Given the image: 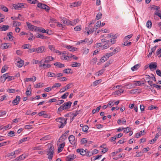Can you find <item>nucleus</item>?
I'll return each instance as SVG.
<instances>
[{
    "label": "nucleus",
    "mask_w": 161,
    "mask_h": 161,
    "mask_svg": "<svg viewBox=\"0 0 161 161\" xmlns=\"http://www.w3.org/2000/svg\"><path fill=\"white\" fill-rule=\"evenodd\" d=\"M37 38H39L42 39H45L47 38V37L45 36H43L40 34H38L36 36Z\"/></svg>",
    "instance_id": "49530a36"
},
{
    "label": "nucleus",
    "mask_w": 161,
    "mask_h": 161,
    "mask_svg": "<svg viewBox=\"0 0 161 161\" xmlns=\"http://www.w3.org/2000/svg\"><path fill=\"white\" fill-rule=\"evenodd\" d=\"M54 60V58L52 57L48 56L45 58L44 63H48V62L53 61Z\"/></svg>",
    "instance_id": "4468645a"
},
{
    "label": "nucleus",
    "mask_w": 161,
    "mask_h": 161,
    "mask_svg": "<svg viewBox=\"0 0 161 161\" xmlns=\"http://www.w3.org/2000/svg\"><path fill=\"white\" fill-rule=\"evenodd\" d=\"M157 47L156 46H155L151 48L150 52L147 55L148 57H150L151 56L153 53H154L156 50Z\"/></svg>",
    "instance_id": "bb28decb"
},
{
    "label": "nucleus",
    "mask_w": 161,
    "mask_h": 161,
    "mask_svg": "<svg viewBox=\"0 0 161 161\" xmlns=\"http://www.w3.org/2000/svg\"><path fill=\"white\" fill-rule=\"evenodd\" d=\"M46 48L44 46H41L36 48V52L38 53H43L46 52Z\"/></svg>",
    "instance_id": "423d86ee"
},
{
    "label": "nucleus",
    "mask_w": 161,
    "mask_h": 161,
    "mask_svg": "<svg viewBox=\"0 0 161 161\" xmlns=\"http://www.w3.org/2000/svg\"><path fill=\"white\" fill-rule=\"evenodd\" d=\"M157 63L155 62L151 63L149 65V68L151 69H155L157 68Z\"/></svg>",
    "instance_id": "f3484780"
},
{
    "label": "nucleus",
    "mask_w": 161,
    "mask_h": 161,
    "mask_svg": "<svg viewBox=\"0 0 161 161\" xmlns=\"http://www.w3.org/2000/svg\"><path fill=\"white\" fill-rule=\"evenodd\" d=\"M101 23L100 21H98L96 23V25L94 26L96 30L98 27H101Z\"/></svg>",
    "instance_id": "473e14b6"
},
{
    "label": "nucleus",
    "mask_w": 161,
    "mask_h": 161,
    "mask_svg": "<svg viewBox=\"0 0 161 161\" xmlns=\"http://www.w3.org/2000/svg\"><path fill=\"white\" fill-rule=\"evenodd\" d=\"M11 128V126L9 124L7 125L4 126L2 128H1V129H3L4 130H6L8 129H9Z\"/></svg>",
    "instance_id": "09e8293b"
},
{
    "label": "nucleus",
    "mask_w": 161,
    "mask_h": 161,
    "mask_svg": "<svg viewBox=\"0 0 161 161\" xmlns=\"http://www.w3.org/2000/svg\"><path fill=\"white\" fill-rule=\"evenodd\" d=\"M81 2L80 1L74 2L70 3L69 6L70 8L78 7L81 5Z\"/></svg>",
    "instance_id": "9d476101"
},
{
    "label": "nucleus",
    "mask_w": 161,
    "mask_h": 161,
    "mask_svg": "<svg viewBox=\"0 0 161 161\" xmlns=\"http://www.w3.org/2000/svg\"><path fill=\"white\" fill-rule=\"evenodd\" d=\"M7 74V79H8V81L14 79V76H9L8 74V73Z\"/></svg>",
    "instance_id": "79ce46f5"
},
{
    "label": "nucleus",
    "mask_w": 161,
    "mask_h": 161,
    "mask_svg": "<svg viewBox=\"0 0 161 161\" xmlns=\"http://www.w3.org/2000/svg\"><path fill=\"white\" fill-rule=\"evenodd\" d=\"M115 53L113 52L106 53L105 55L108 59L111 56H112Z\"/></svg>",
    "instance_id": "c9c22d12"
},
{
    "label": "nucleus",
    "mask_w": 161,
    "mask_h": 161,
    "mask_svg": "<svg viewBox=\"0 0 161 161\" xmlns=\"http://www.w3.org/2000/svg\"><path fill=\"white\" fill-rule=\"evenodd\" d=\"M8 68L6 67L5 66H4L1 69V72L2 73H3L5 72L6 70Z\"/></svg>",
    "instance_id": "338daca9"
},
{
    "label": "nucleus",
    "mask_w": 161,
    "mask_h": 161,
    "mask_svg": "<svg viewBox=\"0 0 161 161\" xmlns=\"http://www.w3.org/2000/svg\"><path fill=\"white\" fill-rule=\"evenodd\" d=\"M107 59L108 58H107V57H106L105 55H104L103 57H102L101 58L100 60L101 62L103 63L106 61Z\"/></svg>",
    "instance_id": "a18cd8bd"
},
{
    "label": "nucleus",
    "mask_w": 161,
    "mask_h": 161,
    "mask_svg": "<svg viewBox=\"0 0 161 161\" xmlns=\"http://www.w3.org/2000/svg\"><path fill=\"white\" fill-rule=\"evenodd\" d=\"M69 58L70 57L69 56H61V59L63 60H69Z\"/></svg>",
    "instance_id": "ea45409f"
},
{
    "label": "nucleus",
    "mask_w": 161,
    "mask_h": 161,
    "mask_svg": "<svg viewBox=\"0 0 161 161\" xmlns=\"http://www.w3.org/2000/svg\"><path fill=\"white\" fill-rule=\"evenodd\" d=\"M43 85V83H39L36 84V85H34V86L35 88H39L40 87H42Z\"/></svg>",
    "instance_id": "72a5a7b5"
},
{
    "label": "nucleus",
    "mask_w": 161,
    "mask_h": 161,
    "mask_svg": "<svg viewBox=\"0 0 161 161\" xmlns=\"http://www.w3.org/2000/svg\"><path fill=\"white\" fill-rule=\"evenodd\" d=\"M35 31H39L40 32H42V33H45L48 34V31L49 30H45L42 27L36 26L35 28Z\"/></svg>",
    "instance_id": "1a4fd4ad"
},
{
    "label": "nucleus",
    "mask_w": 161,
    "mask_h": 161,
    "mask_svg": "<svg viewBox=\"0 0 161 161\" xmlns=\"http://www.w3.org/2000/svg\"><path fill=\"white\" fill-rule=\"evenodd\" d=\"M72 103V102L70 101L65 103L58 108V112L59 113L63 110L67 109L70 108Z\"/></svg>",
    "instance_id": "f257e3e1"
},
{
    "label": "nucleus",
    "mask_w": 161,
    "mask_h": 161,
    "mask_svg": "<svg viewBox=\"0 0 161 161\" xmlns=\"http://www.w3.org/2000/svg\"><path fill=\"white\" fill-rule=\"evenodd\" d=\"M54 148L53 146H50L49 150L47 151V158L49 160H51L53 156L54 153Z\"/></svg>",
    "instance_id": "7ed1b4c3"
},
{
    "label": "nucleus",
    "mask_w": 161,
    "mask_h": 161,
    "mask_svg": "<svg viewBox=\"0 0 161 161\" xmlns=\"http://www.w3.org/2000/svg\"><path fill=\"white\" fill-rule=\"evenodd\" d=\"M74 30L75 31H80L81 30V25H80L76 26L74 28Z\"/></svg>",
    "instance_id": "37998d69"
},
{
    "label": "nucleus",
    "mask_w": 161,
    "mask_h": 161,
    "mask_svg": "<svg viewBox=\"0 0 161 161\" xmlns=\"http://www.w3.org/2000/svg\"><path fill=\"white\" fill-rule=\"evenodd\" d=\"M14 131H10L8 134V136H14Z\"/></svg>",
    "instance_id": "774afa93"
},
{
    "label": "nucleus",
    "mask_w": 161,
    "mask_h": 161,
    "mask_svg": "<svg viewBox=\"0 0 161 161\" xmlns=\"http://www.w3.org/2000/svg\"><path fill=\"white\" fill-rule=\"evenodd\" d=\"M140 65L139 64H137L131 68V69L134 71L138 69L140 67Z\"/></svg>",
    "instance_id": "cd10ccee"
},
{
    "label": "nucleus",
    "mask_w": 161,
    "mask_h": 161,
    "mask_svg": "<svg viewBox=\"0 0 161 161\" xmlns=\"http://www.w3.org/2000/svg\"><path fill=\"white\" fill-rule=\"evenodd\" d=\"M102 14L101 13H99L96 16V19L97 20H98L101 19L102 17Z\"/></svg>",
    "instance_id": "13d9d810"
},
{
    "label": "nucleus",
    "mask_w": 161,
    "mask_h": 161,
    "mask_svg": "<svg viewBox=\"0 0 161 161\" xmlns=\"http://www.w3.org/2000/svg\"><path fill=\"white\" fill-rule=\"evenodd\" d=\"M47 76L48 77H53L56 78V75L55 74L51 72H48L47 73Z\"/></svg>",
    "instance_id": "393cba45"
},
{
    "label": "nucleus",
    "mask_w": 161,
    "mask_h": 161,
    "mask_svg": "<svg viewBox=\"0 0 161 161\" xmlns=\"http://www.w3.org/2000/svg\"><path fill=\"white\" fill-rule=\"evenodd\" d=\"M152 25V23L150 20H148L147 22L146 26L148 29L151 28Z\"/></svg>",
    "instance_id": "2f4dec72"
},
{
    "label": "nucleus",
    "mask_w": 161,
    "mask_h": 161,
    "mask_svg": "<svg viewBox=\"0 0 161 161\" xmlns=\"http://www.w3.org/2000/svg\"><path fill=\"white\" fill-rule=\"evenodd\" d=\"M20 99V96H17L12 101V103L14 105H16L18 104Z\"/></svg>",
    "instance_id": "f8f14e48"
},
{
    "label": "nucleus",
    "mask_w": 161,
    "mask_h": 161,
    "mask_svg": "<svg viewBox=\"0 0 161 161\" xmlns=\"http://www.w3.org/2000/svg\"><path fill=\"white\" fill-rule=\"evenodd\" d=\"M101 107V106H99L98 107H97L96 109H93L92 111V113L93 114H94L96 112H99V110H100V108Z\"/></svg>",
    "instance_id": "de8ad7c7"
},
{
    "label": "nucleus",
    "mask_w": 161,
    "mask_h": 161,
    "mask_svg": "<svg viewBox=\"0 0 161 161\" xmlns=\"http://www.w3.org/2000/svg\"><path fill=\"white\" fill-rule=\"evenodd\" d=\"M103 72H104V70L103 69H102L101 70L99 71L98 72H97L96 73V75H97V76H99L100 75L103 74Z\"/></svg>",
    "instance_id": "69168bd1"
},
{
    "label": "nucleus",
    "mask_w": 161,
    "mask_h": 161,
    "mask_svg": "<svg viewBox=\"0 0 161 161\" xmlns=\"http://www.w3.org/2000/svg\"><path fill=\"white\" fill-rule=\"evenodd\" d=\"M37 6L38 7L44 9L47 11H48L50 9L49 7L47 5L41 3H38Z\"/></svg>",
    "instance_id": "39448f33"
},
{
    "label": "nucleus",
    "mask_w": 161,
    "mask_h": 161,
    "mask_svg": "<svg viewBox=\"0 0 161 161\" xmlns=\"http://www.w3.org/2000/svg\"><path fill=\"white\" fill-rule=\"evenodd\" d=\"M80 65L81 64L80 63L76 62H73V64H71V66L73 67H80Z\"/></svg>",
    "instance_id": "7c9ffc66"
},
{
    "label": "nucleus",
    "mask_w": 161,
    "mask_h": 161,
    "mask_svg": "<svg viewBox=\"0 0 161 161\" xmlns=\"http://www.w3.org/2000/svg\"><path fill=\"white\" fill-rule=\"evenodd\" d=\"M25 158V156L24 154H22L17 158L16 159H15V160L16 161L21 160H24Z\"/></svg>",
    "instance_id": "5701e85b"
},
{
    "label": "nucleus",
    "mask_w": 161,
    "mask_h": 161,
    "mask_svg": "<svg viewBox=\"0 0 161 161\" xmlns=\"http://www.w3.org/2000/svg\"><path fill=\"white\" fill-rule=\"evenodd\" d=\"M30 139V138L29 137H27L23 138L20 140L19 142V144H20L22 143L25 142L26 141L29 140Z\"/></svg>",
    "instance_id": "b1692460"
},
{
    "label": "nucleus",
    "mask_w": 161,
    "mask_h": 161,
    "mask_svg": "<svg viewBox=\"0 0 161 161\" xmlns=\"http://www.w3.org/2000/svg\"><path fill=\"white\" fill-rule=\"evenodd\" d=\"M156 53L159 58L161 57V48L158 49L157 50Z\"/></svg>",
    "instance_id": "e433bc0d"
},
{
    "label": "nucleus",
    "mask_w": 161,
    "mask_h": 161,
    "mask_svg": "<svg viewBox=\"0 0 161 161\" xmlns=\"http://www.w3.org/2000/svg\"><path fill=\"white\" fill-rule=\"evenodd\" d=\"M125 87H126L127 89H130L134 87V84H129L128 85H125Z\"/></svg>",
    "instance_id": "58836bf2"
},
{
    "label": "nucleus",
    "mask_w": 161,
    "mask_h": 161,
    "mask_svg": "<svg viewBox=\"0 0 161 161\" xmlns=\"http://www.w3.org/2000/svg\"><path fill=\"white\" fill-rule=\"evenodd\" d=\"M136 83L134 84V87L135 86H139L142 85L141 81H135Z\"/></svg>",
    "instance_id": "8fccbe9b"
},
{
    "label": "nucleus",
    "mask_w": 161,
    "mask_h": 161,
    "mask_svg": "<svg viewBox=\"0 0 161 161\" xmlns=\"http://www.w3.org/2000/svg\"><path fill=\"white\" fill-rule=\"evenodd\" d=\"M86 150L87 151V150H84L82 148L78 149L76 150V152L82 155L83 156L85 155L86 154Z\"/></svg>",
    "instance_id": "ddd939ff"
},
{
    "label": "nucleus",
    "mask_w": 161,
    "mask_h": 161,
    "mask_svg": "<svg viewBox=\"0 0 161 161\" xmlns=\"http://www.w3.org/2000/svg\"><path fill=\"white\" fill-rule=\"evenodd\" d=\"M105 42L106 43L102 47V48L103 49H106L111 46V44H110L109 43V41H107Z\"/></svg>",
    "instance_id": "6ab92c4d"
},
{
    "label": "nucleus",
    "mask_w": 161,
    "mask_h": 161,
    "mask_svg": "<svg viewBox=\"0 0 161 161\" xmlns=\"http://www.w3.org/2000/svg\"><path fill=\"white\" fill-rule=\"evenodd\" d=\"M88 35L92 34L96 30L95 28H92L91 25H88V26L86 28Z\"/></svg>",
    "instance_id": "6e6552de"
},
{
    "label": "nucleus",
    "mask_w": 161,
    "mask_h": 161,
    "mask_svg": "<svg viewBox=\"0 0 161 161\" xmlns=\"http://www.w3.org/2000/svg\"><path fill=\"white\" fill-rule=\"evenodd\" d=\"M76 157V156L74 154L70 155L67 157L66 160V161H72Z\"/></svg>",
    "instance_id": "2eb2a0df"
},
{
    "label": "nucleus",
    "mask_w": 161,
    "mask_h": 161,
    "mask_svg": "<svg viewBox=\"0 0 161 161\" xmlns=\"http://www.w3.org/2000/svg\"><path fill=\"white\" fill-rule=\"evenodd\" d=\"M11 47V45L9 43H4L1 45V48L3 49H5Z\"/></svg>",
    "instance_id": "9b49d317"
},
{
    "label": "nucleus",
    "mask_w": 161,
    "mask_h": 161,
    "mask_svg": "<svg viewBox=\"0 0 161 161\" xmlns=\"http://www.w3.org/2000/svg\"><path fill=\"white\" fill-rule=\"evenodd\" d=\"M69 132V131L67 130L66 131L64 134H63L62 136L60 137L58 140V141L60 142V140H61L62 142H64L68 136V133Z\"/></svg>",
    "instance_id": "0eeeda50"
},
{
    "label": "nucleus",
    "mask_w": 161,
    "mask_h": 161,
    "mask_svg": "<svg viewBox=\"0 0 161 161\" xmlns=\"http://www.w3.org/2000/svg\"><path fill=\"white\" fill-rule=\"evenodd\" d=\"M132 34H130L128 36H126L124 38V41H126L129 40L132 37Z\"/></svg>",
    "instance_id": "603ef678"
},
{
    "label": "nucleus",
    "mask_w": 161,
    "mask_h": 161,
    "mask_svg": "<svg viewBox=\"0 0 161 161\" xmlns=\"http://www.w3.org/2000/svg\"><path fill=\"white\" fill-rule=\"evenodd\" d=\"M53 89L52 87H47L44 89V91L46 92H48L51 91Z\"/></svg>",
    "instance_id": "e2e57ef3"
},
{
    "label": "nucleus",
    "mask_w": 161,
    "mask_h": 161,
    "mask_svg": "<svg viewBox=\"0 0 161 161\" xmlns=\"http://www.w3.org/2000/svg\"><path fill=\"white\" fill-rule=\"evenodd\" d=\"M89 129L87 125H85L82 128V131L84 132H87Z\"/></svg>",
    "instance_id": "5fc2aeb1"
},
{
    "label": "nucleus",
    "mask_w": 161,
    "mask_h": 161,
    "mask_svg": "<svg viewBox=\"0 0 161 161\" xmlns=\"http://www.w3.org/2000/svg\"><path fill=\"white\" fill-rule=\"evenodd\" d=\"M73 84L72 83H69L65 87H66L67 90H68L70 88H71L72 86H73Z\"/></svg>",
    "instance_id": "6e6d98bb"
},
{
    "label": "nucleus",
    "mask_w": 161,
    "mask_h": 161,
    "mask_svg": "<svg viewBox=\"0 0 161 161\" xmlns=\"http://www.w3.org/2000/svg\"><path fill=\"white\" fill-rule=\"evenodd\" d=\"M53 64L55 66L58 67V68H62L64 67V64L60 63L59 62H56L54 63Z\"/></svg>",
    "instance_id": "a878e982"
},
{
    "label": "nucleus",
    "mask_w": 161,
    "mask_h": 161,
    "mask_svg": "<svg viewBox=\"0 0 161 161\" xmlns=\"http://www.w3.org/2000/svg\"><path fill=\"white\" fill-rule=\"evenodd\" d=\"M21 25V23L20 22H19L18 21H14L13 22V27L19 26H20Z\"/></svg>",
    "instance_id": "c756f323"
},
{
    "label": "nucleus",
    "mask_w": 161,
    "mask_h": 161,
    "mask_svg": "<svg viewBox=\"0 0 161 161\" xmlns=\"http://www.w3.org/2000/svg\"><path fill=\"white\" fill-rule=\"evenodd\" d=\"M67 118H63L59 117L56 119L55 120L60 123L58 124V126L59 128H63L67 123Z\"/></svg>",
    "instance_id": "f03ea898"
},
{
    "label": "nucleus",
    "mask_w": 161,
    "mask_h": 161,
    "mask_svg": "<svg viewBox=\"0 0 161 161\" xmlns=\"http://www.w3.org/2000/svg\"><path fill=\"white\" fill-rule=\"evenodd\" d=\"M58 79L60 81H66L67 80L66 78L65 77H63L61 78H58Z\"/></svg>",
    "instance_id": "bf43d9fd"
},
{
    "label": "nucleus",
    "mask_w": 161,
    "mask_h": 161,
    "mask_svg": "<svg viewBox=\"0 0 161 161\" xmlns=\"http://www.w3.org/2000/svg\"><path fill=\"white\" fill-rule=\"evenodd\" d=\"M36 80V78L35 76H33L32 78H28L24 79V81L25 82H28L31 81L32 82H34Z\"/></svg>",
    "instance_id": "dca6fc26"
},
{
    "label": "nucleus",
    "mask_w": 161,
    "mask_h": 161,
    "mask_svg": "<svg viewBox=\"0 0 161 161\" xmlns=\"http://www.w3.org/2000/svg\"><path fill=\"white\" fill-rule=\"evenodd\" d=\"M102 81L101 80H98L94 81L93 83V85L95 86H97Z\"/></svg>",
    "instance_id": "3c124183"
},
{
    "label": "nucleus",
    "mask_w": 161,
    "mask_h": 161,
    "mask_svg": "<svg viewBox=\"0 0 161 161\" xmlns=\"http://www.w3.org/2000/svg\"><path fill=\"white\" fill-rule=\"evenodd\" d=\"M7 74H5L2 75L0 78V81L2 82H4L6 79L7 78Z\"/></svg>",
    "instance_id": "4be33fe9"
},
{
    "label": "nucleus",
    "mask_w": 161,
    "mask_h": 161,
    "mask_svg": "<svg viewBox=\"0 0 161 161\" xmlns=\"http://www.w3.org/2000/svg\"><path fill=\"white\" fill-rule=\"evenodd\" d=\"M61 86V85L59 83H55L52 86L53 89L55 87H59Z\"/></svg>",
    "instance_id": "4d7b16f0"
},
{
    "label": "nucleus",
    "mask_w": 161,
    "mask_h": 161,
    "mask_svg": "<svg viewBox=\"0 0 161 161\" xmlns=\"http://www.w3.org/2000/svg\"><path fill=\"white\" fill-rule=\"evenodd\" d=\"M65 142H64L59 145L58 149V153H59L62 151L65 146Z\"/></svg>",
    "instance_id": "a211bd4d"
},
{
    "label": "nucleus",
    "mask_w": 161,
    "mask_h": 161,
    "mask_svg": "<svg viewBox=\"0 0 161 161\" xmlns=\"http://www.w3.org/2000/svg\"><path fill=\"white\" fill-rule=\"evenodd\" d=\"M26 25L27 26L29 29L30 31H33V30L35 28V26L32 25L31 23L29 22H26Z\"/></svg>",
    "instance_id": "aec40b11"
},
{
    "label": "nucleus",
    "mask_w": 161,
    "mask_h": 161,
    "mask_svg": "<svg viewBox=\"0 0 161 161\" xmlns=\"http://www.w3.org/2000/svg\"><path fill=\"white\" fill-rule=\"evenodd\" d=\"M69 94V92H66L61 97V98L62 99H65L66 98H67Z\"/></svg>",
    "instance_id": "680f3d73"
},
{
    "label": "nucleus",
    "mask_w": 161,
    "mask_h": 161,
    "mask_svg": "<svg viewBox=\"0 0 161 161\" xmlns=\"http://www.w3.org/2000/svg\"><path fill=\"white\" fill-rule=\"evenodd\" d=\"M151 9L153 10H158L160 9V7L154 5H152L151 7Z\"/></svg>",
    "instance_id": "f704fd0d"
},
{
    "label": "nucleus",
    "mask_w": 161,
    "mask_h": 161,
    "mask_svg": "<svg viewBox=\"0 0 161 161\" xmlns=\"http://www.w3.org/2000/svg\"><path fill=\"white\" fill-rule=\"evenodd\" d=\"M43 68L45 69H47L50 68L51 65L48 63H44L43 64Z\"/></svg>",
    "instance_id": "4c0bfd02"
},
{
    "label": "nucleus",
    "mask_w": 161,
    "mask_h": 161,
    "mask_svg": "<svg viewBox=\"0 0 161 161\" xmlns=\"http://www.w3.org/2000/svg\"><path fill=\"white\" fill-rule=\"evenodd\" d=\"M87 142V140L85 138H83L82 139H81L80 141V142L81 144H84L85 143H86Z\"/></svg>",
    "instance_id": "0e129e2a"
},
{
    "label": "nucleus",
    "mask_w": 161,
    "mask_h": 161,
    "mask_svg": "<svg viewBox=\"0 0 161 161\" xmlns=\"http://www.w3.org/2000/svg\"><path fill=\"white\" fill-rule=\"evenodd\" d=\"M24 64V61L20 59V61H19L17 62V65L19 67H21Z\"/></svg>",
    "instance_id": "c85d7f7f"
},
{
    "label": "nucleus",
    "mask_w": 161,
    "mask_h": 161,
    "mask_svg": "<svg viewBox=\"0 0 161 161\" xmlns=\"http://www.w3.org/2000/svg\"><path fill=\"white\" fill-rule=\"evenodd\" d=\"M97 58H94L91 60V63L93 64H95L97 61Z\"/></svg>",
    "instance_id": "052dcab7"
},
{
    "label": "nucleus",
    "mask_w": 161,
    "mask_h": 161,
    "mask_svg": "<svg viewBox=\"0 0 161 161\" xmlns=\"http://www.w3.org/2000/svg\"><path fill=\"white\" fill-rule=\"evenodd\" d=\"M50 138V137L48 135H47L42 137L40 139L41 141H46L48 140Z\"/></svg>",
    "instance_id": "a19ab883"
},
{
    "label": "nucleus",
    "mask_w": 161,
    "mask_h": 161,
    "mask_svg": "<svg viewBox=\"0 0 161 161\" xmlns=\"http://www.w3.org/2000/svg\"><path fill=\"white\" fill-rule=\"evenodd\" d=\"M9 26L8 25H3L0 26V30L1 31H5L8 30Z\"/></svg>",
    "instance_id": "412c9836"
},
{
    "label": "nucleus",
    "mask_w": 161,
    "mask_h": 161,
    "mask_svg": "<svg viewBox=\"0 0 161 161\" xmlns=\"http://www.w3.org/2000/svg\"><path fill=\"white\" fill-rule=\"evenodd\" d=\"M150 78L151 77L149 75H146L145 76V77L144 78V79L145 81L147 82L150 80Z\"/></svg>",
    "instance_id": "864d4df0"
},
{
    "label": "nucleus",
    "mask_w": 161,
    "mask_h": 161,
    "mask_svg": "<svg viewBox=\"0 0 161 161\" xmlns=\"http://www.w3.org/2000/svg\"><path fill=\"white\" fill-rule=\"evenodd\" d=\"M71 69H67L64 70L63 72L64 73L66 74H69L70 73H71Z\"/></svg>",
    "instance_id": "c03bdc74"
},
{
    "label": "nucleus",
    "mask_w": 161,
    "mask_h": 161,
    "mask_svg": "<svg viewBox=\"0 0 161 161\" xmlns=\"http://www.w3.org/2000/svg\"><path fill=\"white\" fill-rule=\"evenodd\" d=\"M69 140L70 143L74 146H76V140L75 139V137L73 135L69 136Z\"/></svg>",
    "instance_id": "20e7f679"
}]
</instances>
